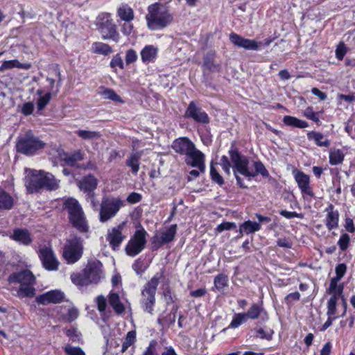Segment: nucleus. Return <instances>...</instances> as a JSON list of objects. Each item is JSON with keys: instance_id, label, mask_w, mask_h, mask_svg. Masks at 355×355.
Here are the masks:
<instances>
[{"instance_id": "nucleus-55", "label": "nucleus", "mask_w": 355, "mask_h": 355, "mask_svg": "<svg viewBox=\"0 0 355 355\" xmlns=\"http://www.w3.org/2000/svg\"><path fill=\"white\" fill-rule=\"evenodd\" d=\"M236 227L234 222H224L218 225L216 229V232H222L224 230H229Z\"/></svg>"}, {"instance_id": "nucleus-5", "label": "nucleus", "mask_w": 355, "mask_h": 355, "mask_svg": "<svg viewBox=\"0 0 355 355\" xmlns=\"http://www.w3.org/2000/svg\"><path fill=\"white\" fill-rule=\"evenodd\" d=\"M96 26L103 39L112 40L116 42L119 41L120 35L111 14L107 12L100 14L96 19Z\"/></svg>"}, {"instance_id": "nucleus-50", "label": "nucleus", "mask_w": 355, "mask_h": 355, "mask_svg": "<svg viewBox=\"0 0 355 355\" xmlns=\"http://www.w3.org/2000/svg\"><path fill=\"white\" fill-rule=\"evenodd\" d=\"M101 95L103 96L105 99H110L114 101H120V96L116 94V92L111 89H104Z\"/></svg>"}, {"instance_id": "nucleus-33", "label": "nucleus", "mask_w": 355, "mask_h": 355, "mask_svg": "<svg viewBox=\"0 0 355 355\" xmlns=\"http://www.w3.org/2000/svg\"><path fill=\"white\" fill-rule=\"evenodd\" d=\"M141 157V153H132L126 160V165L131 168L132 172L134 174H137L139 170V160Z\"/></svg>"}, {"instance_id": "nucleus-8", "label": "nucleus", "mask_w": 355, "mask_h": 355, "mask_svg": "<svg viewBox=\"0 0 355 355\" xmlns=\"http://www.w3.org/2000/svg\"><path fill=\"white\" fill-rule=\"evenodd\" d=\"M123 206V201L119 198H103L100 207L99 220L105 223L114 217Z\"/></svg>"}, {"instance_id": "nucleus-4", "label": "nucleus", "mask_w": 355, "mask_h": 355, "mask_svg": "<svg viewBox=\"0 0 355 355\" xmlns=\"http://www.w3.org/2000/svg\"><path fill=\"white\" fill-rule=\"evenodd\" d=\"M162 276V274L156 273L150 280L145 284L141 292V307L150 315L153 313V307L155 304V293Z\"/></svg>"}, {"instance_id": "nucleus-43", "label": "nucleus", "mask_w": 355, "mask_h": 355, "mask_svg": "<svg viewBox=\"0 0 355 355\" xmlns=\"http://www.w3.org/2000/svg\"><path fill=\"white\" fill-rule=\"evenodd\" d=\"M71 280L73 284L78 286H87L89 284L83 271V274H72L71 275Z\"/></svg>"}, {"instance_id": "nucleus-51", "label": "nucleus", "mask_w": 355, "mask_h": 355, "mask_svg": "<svg viewBox=\"0 0 355 355\" xmlns=\"http://www.w3.org/2000/svg\"><path fill=\"white\" fill-rule=\"evenodd\" d=\"M210 175L211 178V180L217 183L219 185H222L224 183V180L223 177L218 173L217 170L214 168V166L211 164L210 167Z\"/></svg>"}, {"instance_id": "nucleus-41", "label": "nucleus", "mask_w": 355, "mask_h": 355, "mask_svg": "<svg viewBox=\"0 0 355 355\" xmlns=\"http://www.w3.org/2000/svg\"><path fill=\"white\" fill-rule=\"evenodd\" d=\"M253 166L254 168V171H250V173L253 175L251 176V178L255 177L258 174L261 175L263 177H269V173L268 170L266 168L265 166L261 161L254 162Z\"/></svg>"}, {"instance_id": "nucleus-2", "label": "nucleus", "mask_w": 355, "mask_h": 355, "mask_svg": "<svg viewBox=\"0 0 355 355\" xmlns=\"http://www.w3.org/2000/svg\"><path fill=\"white\" fill-rule=\"evenodd\" d=\"M62 201V208L67 211L69 221L73 227L80 232H87L89 225L79 202L73 197L64 198Z\"/></svg>"}, {"instance_id": "nucleus-24", "label": "nucleus", "mask_w": 355, "mask_h": 355, "mask_svg": "<svg viewBox=\"0 0 355 355\" xmlns=\"http://www.w3.org/2000/svg\"><path fill=\"white\" fill-rule=\"evenodd\" d=\"M157 52L158 49L155 46H145L140 53L142 62L144 63L153 62L157 55Z\"/></svg>"}, {"instance_id": "nucleus-11", "label": "nucleus", "mask_w": 355, "mask_h": 355, "mask_svg": "<svg viewBox=\"0 0 355 355\" xmlns=\"http://www.w3.org/2000/svg\"><path fill=\"white\" fill-rule=\"evenodd\" d=\"M43 267L49 271L58 268L59 261L50 245H40L37 251Z\"/></svg>"}, {"instance_id": "nucleus-52", "label": "nucleus", "mask_w": 355, "mask_h": 355, "mask_svg": "<svg viewBox=\"0 0 355 355\" xmlns=\"http://www.w3.org/2000/svg\"><path fill=\"white\" fill-rule=\"evenodd\" d=\"M97 309L100 313H103L107 306V300L103 295H98L96 298Z\"/></svg>"}, {"instance_id": "nucleus-37", "label": "nucleus", "mask_w": 355, "mask_h": 355, "mask_svg": "<svg viewBox=\"0 0 355 355\" xmlns=\"http://www.w3.org/2000/svg\"><path fill=\"white\" fill-rule=\"evenodd\" d=\"M92 48V51L96 54L107 55L112 52V49L110 45L103 42H94Z\"/></svg>"}, {"instance_id": "nucleus-58", "label": "nucleus", "mask_w": 355, "mask_h": 355, "mask_svg": "<svg viewBox=\"0 0 355 355\" xmlns=\"http://www.w3.org/2000/svg\"><path fill=\"white\" fill-rule=\"evenodd\" d=\"M137 60V54L134 49H129L127 51L125 54V62L126 64H130L135 62Z\"/></svg>"}, {"instance_id": "nucleus-48", "label": "nucleus", "mask_w": 355, "mask_h": 355, "mask_svg": "<svg viewBox=\"0 0 355 355\" xmlns=\"http://www.w3.org/2000/svg\"><path fill=\"white\" fill-rule=\"evenodd\" d=\"M350 242V237L347 233H344L341 234L340 239L338 241V245L339 248L342 251H345L348 247Z\"/></svg>"}, {"instance_id": "nucleus-34", "label": "nucleus", "mask_w": 355, "mask_h": 355, "mask_svg": "<svg viewBox=\"0 0 355 355\" xmlns=\"http://www.w3.org/2000/svg\"><path fill=\"white\" fill-rule=\"evenodd\" d=\"M31 67L30 64H22L17 60H6L0 66V71H3L12 68L26 69H28Z\"/></svg>"}, {"instance_id": "nucleus-47", "label": "nucleus", "mask_w": 355, "mask_h": 355, "mask_svg": "<svg viewBox=\"0 0 355 355\" xmlns=\"http://www.w3.org/2000/svg\"><path fill=\"white\" fill-rule=\"evenodd\" d=\"M339 297L331 296L327 302V312L328 316H331L336 314V304Z\"/></svg>"}, {"instance_id": "nucleus-6", "label": "nucleus", "mask_w": 355, "mask_h": 355, "mask_svg": "<svg viewBox=\"0 0 355 355\" xmlns=\"http://www.w3.org/2000/svg\"><path fill=\"white\" fill-rule=\"evenodd\" d=\"M45 143L31 132L20 138L16 145L17 150L24 155L31 156L44 148Z\"/></svg>"}, {"instance_id": "nucleus-57", "label": "nucleus", "mask_w": 355, "mask_h": 355, "mask_svg": "<svg viewBox=\"0 0 355 355\" xmlns=\"http://www.w3.org/2000/svg\"><path fill=\"white\" fill-rule=\"evenodd\" d=\"M346 270L347 266L345 263H340L337 265L335 268L336 276L334 278L340 280L345 275Z\"/></svg>"}, {"instance_id": "nucleus-39", "label": "nucleus", "mask_w": 355, "mask_h": 355, "mask_svg": "<svg viewBox=\"0 0 355 355\" xmlns=\"http://www.w3.org/2000/svg\"><path fill=\"white\" fill-rule=\"evenodd\" d=\"M76 134L84 140H92L98 139L101 136L99 132L85 130H78L76 132Z\"/></svg>"}, {"instance_id": "nucleus-62", "label": "nucleus", "mask_w": 355, "mask_h": 355, "mask_svg": "<svg viewBox=\"0 0 355 355\" xmlns=\"http://www.w3.org/2000/svg\"><path fill=\"white\" fill-rule=\"evenodd\" d=\"M133 30V25L131 21H124L121 26V31L125 35H130Z\"/></svg>"}, {"instance_id": "nucleus-31", "label": "nucleus", "mask_w": 355, "mask_h": 355, "mask_svg": "<svg viewBox=\"0 0 355 355\" xmlns=\"http://www.w3.org/2000/svg\"><path fill=\"white\" fill-rule=\"evenodd\" d=\"M108 300L110 306L117 314H121L124 311L125 307L121 302L117 293H110L108 296Z\"/></svg>"}, {"instance_id": "nucleus-28", "label": "nucleus", "mask_w": 355, "mask_h": 355, "mask_svg": "<svg viewBox=\"0 0 355 355\" xmlns=\"http://www.w3.org/2000/svg\"><path fill=\"white\" fill-rule=\"evenodd\" d=\"M116 15L123 21H132L135 17L133 10L127 4H122L118 8Z\"/></svg>"}, {"instance_id": "nucleus-60", "label": "nucleus", "mask_w": 355, "mask_h": 355, "mask_svg": "<svg viewBox=\"0 0 355 355\" xmlns=\"http://www.w3.org/2000/svg\"><path fill=\"white\" fill-rule=\"evenodd\" d=\"M78 316V311L75 307H71L68 309L67 314L66 315V320L68 322H71L75 320Z\"/></svg>"}, {"instance_id": "nucleus-9", "label": "nucleus", "mask_w": 355, "mask_h": 355, "mask_svg": "<svg viewBox=\"0 0 355 355\" xmlns=\"http://www.w3.org/2000/svg\"><path fill=\"white\" fill-rule=\"evenodd\" d=\"M229 155L230 157L231 162L232 163V168L234 174L239 173L248 180H251V176L253 175L250 173L249 170V159L241 154L236 148H231L229 150Z\"/></svg>"}, {"instance_id": "nucleus-27", "label": "nucleus", "mask_w": 355, "mask_h": 355, "mask_svg": "<svg viewBox=\"0 0 355 355\" xmlns=\"http://www.w3.org/2000/svg\"><path fill=\"white\" fill-rule=\"evenodd\" d=\"M14 205L12 196L0 188V211L10 210Z\"/></svg>"}, {"instance_id": "nucleus-3", "label": "nucleus", "mask_w": 355, "mask_h": 355, "mask_svg": "<svg viewBox=\"0 0 355 355\" xmlns=\"http://www.w3.org/2000/svg\"><path fill=\"white\" fill-rule=\"evenodd\" d=\"M146 19L150 30H157L168 26L173 21V16L163 5L154 3L148 6Z\"/></svg>"}, {"instance_id": "nucleus-56", "label": "nucleus", "mask_w": 355, "mask_h": 355, "mask_svg": "<svg viewBox=\"0 0 355 355\" xmlns=\"http://www.w3.org/2000/svg\"><path fill=\"white\" fill-rule=\"evenodd\" d=\"M279 214L288 219L293 218H298L302 219L304 218V215L302 214L297 213L295 211H288L286 210L280 211Z\"/></svg>"}, {"instance_id": "nucleus-20", "label": "nucleus", "mask_w": 355, "mask_h": 355, "mask_svg": "<svg viewBox=\"0 0 355 355\" xmlns=\"http://www.w3.org/2000/svg\"><path fill=\"white\" fill-rule=\"evenodd\" d=\"M230 40L232 44L239 47H242L247 50H258L259 44L252 40L245 39L241 35L232 33L230 35Z\"/></svg>"}, {"instance_id": "nucleus-63", "label": "nucleus", "mask_w": 355, "mask_h": 355, "mask_svg": "<svg viewBox=\"0 0 355 355\" xmlns=\"http://www.w3.org/2000/svg\"><path fill=\"white\" fill-rule=\"evenodd\" d=\"M157 342L155 340H151L149 345L146 348L141 355H155V347Z\"/></svg>"}, {"instance_id": "nucleus-30", "label": "nucleus", "mask_w": 355, "mask_h": 355, "mask_svg": "<svg viewBox=\"0 0 355 355\" xmlns=\"http://www.w3.org/2000/svg\"><path fill=\"white\" fill-rule=\"evenodd\" d=\"M307 138L309 140H313L315 144L320 147H329L330 146V141L325 139L321 132H309L307 133Z\"/></svg>"}, {"instance_id": "nucleus-22", "label": "nucleus", "mask_w": 355, "mask_h": 355, "mask_svg": "<svg viewBox=\"0 0 355 355\" xmlns=\"http://www.w3.org/2000/svg\"><path fill=\"white\" fill-rule=\"evenodd\" d=\"M176 232L177 225H171L168 228L162 232L159 236H155L154 243L157 244V247H159L164 243L172 241L176 234Z\"/></svg>"}, {"instance_id": "nucleus-13", "label": "nucleus", "mask_w": 355, "mask_h": 355, "mask_svg": "<svg viewBox=\"0 0 355 355\" xmlns=\"http://www.w3.org/2000/svg\"><path fill=\"white\" fill-rule=\"evenodd\" d=\"M184 116L187 119H191L195 122L208 124L210 119L208 114L193 101H191L185 110Z\"/></svg>"}, {"instance_id": "nucleus-19", "label": "nucleus", "mask_w": 355, "mask_h": 355, "mask_svg": "<svg viewBox=\"0 0 355 355\" xmlns=\"http://www.w3.org/2000/svg\"><path fill=\"white\" fill-rule=\"evenodd\" d=\"M8 281L10 284L17 283L20 286L23 284H34L35 277L28 270H24L20 272L12 273L8 278Z\"/></svg>"}, {"instance_id": "nucleus-38", "label": "nucleus", "mask_w": 355, "mask_h": 355, "mask_svg": "<svg viewBox=\"0 0 355 355\" xmlns=\"http://www.w3.org/2000/svg\"><path fill=\"white\" fill-rule=\"evenodd\" d=\"M339 281V279L335 278H332L331 279L328 292L332 295L331 296H336L337 297L342 296L343 286L341 284H338Z\"/></svg>"}, {"instance_id": "nucleus-36", "label": "nucleus", "mask_w": 355, "mask_h": 355, "mask_svg": "<svg viewBox=\"0 0 355 355\" xmlns=\"http://www.w3.org/2000/svg\"><path fill=\"white\" fill-rule=\"evenodd\" d=\"M214 284L218 292H223L224 288L228 286L227 275L223 273L216 275L214 279Z\"/></svg>"}, {"instance_id": "nucleus-23", "label": "nucleus", "mask_w": 355, "mask_h": 355, "mask_svg": "<svg viewBox=\"0 0 355 355\" xmlns=\"http://www.w3.org/2000/svg\"><path fill=\"white\" fill-rule=\"evenodd\" d=\"M11 238L15 241L24 245H28L32 242V239L29 232L24 229L14 230Z\"/></svg>"}, {"instance_id": "nucleus-29", "label": "nucleus", "mask_w": 355, "mask_h": 355, "mask_svg": "<svg viewBox=\"0 0 355 355\" xmlns=\"http://www.w3.org/2000/svg\"><path fill=\"white\" fill-rule=\"evenodd\" d=\"M260 230L261 225L259 223L247 220L241 224L239 232L241 233V236H243L244 233L249 234L255 232H258Z\"/></svg>"}, {"instance_id": "nucleus-16", "label": "nucleus", "mask_w": 355, "mask_h": 355, "mask_svg": "<svg viewBox=\"0 0 355 355\" xmlns=\"http://www.w3.org/2000/svg\"><path fill=\"white\" fill-rule=\"evenodd\" d=\"M83 272L89 284H97L102 277V263L98 260L89 261Z\"/></svg>"}, {"instance_id": "nucleus-53", "label": "nucleus", "mask_w": 355, "mask_h": 355, "mask_svg": "<svg viewBox=\"0 0 355 355\" xmlns=\"http://www.w3.org/2000/svg\"><path fill=\"white\" fill-rule=\"evenodd\" d=\"M220 164L224 172L228 175H230L231 163L227 156L223 155L221 157Z\"/></svg>"}, {"instance_id": "nucleus-40", "label": "nucleus", "mask_w": 355, "mask_h": 355, "mask_svg": "<svg viewBox=\"0 0 355 355\" xmlns=\"http://www.w3.org/2000/svg\"><path fill=\"white\" fill-rule=\"evenodd\" d=\"M34 284H23L19 286L17 291L18 296L20 297H33L35 295Z\"/></svg>"}, {"instance_id": "nucleus-7", "label": "nucleus", "mask_w": 355, "mask_h": 355, "mask_svg": "<svg viewBox=\"0 0 355 355\" xmlns=\"http://www.w3.org/2000/svg\"><path fill=\"white\" fill-rule=\"evenodd\" d=\"M83 240L77 236L68 239L63 248L62 257L68 264H73L83 254Z\"/></svg>"}, {"instance_id": "nucleus-44", "label": "nucleus", "mask_w": 355, "mask_h": 355, "mask_svg": "<svg viewBox=\"0 0 355 355\" xmlns=\"http://www.w3.org/2000/svg\"><path fill=\"white\" fill-rule=\"evenodd\" d=\"M64 159L67 165L74 166L77 162L83 159V154L80 150H78L72 155L66 156Z\"/></svg>"}, {"instance_id": "nucleus-12", "label": "nucleus", "mask_w": 355, "mask_h": 355, "mask_svg": "<svg viewBox=\"0 0 355 355\" xmlns=\"http://www.w3.org/2000/svg\"><path fill=\"white\" fill-rule=\"evenodd\" d=\"M98 185L97 179L92 174L84 176L77 182V186L81 191L87 193V198L89 199L93 207H96L94 191Z\"/></svg>"}, {"instance_id": "nucleus-14", "label": "nucleus", "mask_w": 355, "mask_h": 355, "mask_svg": "<svg viewBox=\"0 0 355 355\" xmlns=\"http://www.w3.org/2000/svg\"><path fill=\"white\" fill-rule=\"evenodd\" d=\"M125 224V222H123L107 231L106 239L114 250H118L123 241L126 238V235L123 234Z\"/></svg>"}, {"instance_id": "nucleus-59", "label": "nucleus", "mask_w": 355, "mask_h": 355, "mask_svg": "<svg viewBox=\"0 0 355 355\" xmlns=\"http://www.w3.org/2000/svg\"><path fill=\"white\" fill-rule=\"evenodd\" d=\"M142 199V196L136 192L130 193L127 197V201L130 204H135L140 202Z\"/></svg>"}, {"instance_id": "nucleus-25", "label": "nucleus", "mask_w": 355, "mask_h": 355, "mask_svg": "<svg viewBox=\"0 0 355 355\" xmlns=\"http://www.w3.org/2000/svg\"><path fill=\"white\" fill-rule=\"evenodd\" d=\"M42 183L43 188L49 191H54L59 188L60 180L55 179L53 174L43 171Z\"/></svg>"}, {"instance_id": "nucleus-54", "label": "nucleus", "mask_w": 355, "mask_h": 355, "mask_svg": "<svg viewBox=\"0 0 355 355\" xmlns=\"http://www.w3.org/2000/svg\"><path fill=\"white\" fill-rule=\"evenodd\" d=\"M34 110V104L32 102H26L24 103L21 107V112L24 116L31 115Z\"/></svg>"}, {"instance_id": "nucleus-64", "label": "nucleus", "mask_w": 355, "mask_h": 355, "mask_svg": "<svg viewBox=\"0 0 355 355\" xmlns=\"http://www.w3.org/2000/svg\"><path fill=\"white\" fill-rule=\"evenodd\" d=\"M204 67L209 69V70H211V71H215V70H218V68H219V66L218 64H216L214 61L208 58V57H206L205 58V61H204Z\"/></svg>"}, {"instance_id": "nucleus-15", "label": "nucleus", "mask_w": 355, "mask_h": 355, "mask_svg": "<svg viewBox=\"0 0 355 355\" xmlns=\"http://www.w3.org/2000/svg\"><path fill=\"white\" fill-rule=\"evenodd\" d=\"M43 171L28 170L25 178V186L29 193L43 188Z\"/></svg>"}, {"instance_id": "nucleus-61", "label": "nucleus", "mask_w": 355, "mask_h": 355, "mask_svg": "<svg viewBox=\"0 0 355 355\" xmlns=\"http://www.w3.org/2000/svg\"><path fill=\"white\" fill-rule=\"evenodd\" d=\"M300 298V294L299 292H294V293H289L288 295H287L285 298H284V302L285 303H286L287 304H292L293 302H295V301H298Z\"/></svg>"}, {"instance_id": "nucleus-45", "label": "nucleus", "mask_w": 355, "mask_h": 355, "mask_svg": "<svg viewBox=\"0 0 355 355\" xmlns=\"http://www.w3.org/2000/svg\"><path fill=\"white\" fill-rule=\"evenodd\" d=\"M247 320L245 313H236L234 315L229 327L234 329L237 328Z\"/></svg>"}, {"instance_id": "nucleus-21", "label": "nucleus", "mask_w": 355, "mask_h": 355, "mask_svg": "<svg viewBox=\"0 0 355 355\" xmlns=\"http://www.w3.org/2000/svg\"><path fill=\"white\" fill-rule=\"evenodd\" d=\"M326 212L325 225L329 231L338 227L339 212L335 209L334 206L330 204L325 208Z\"/></svg>"}, {"instance_id": "nucleus-1", "label": "nucleus", "mask_w": 355, "mask_h": 355, "mask_svg": "<svg viewBox=\"0 0 355 355\" xmlns=\"http://www.w3.org/2000/svg\"><path fill=\"white\" fill-rule=\"evenodd\" d=\"M171 148L175 153L185 155V162L196 167L204 173L205 171V156L202 152L196 148L193 142L188 137H180L173 141Z\"/></svg>"}, {"instance_id": "nucleus-32", "label": "nucleus", "mask_w": 355, "mask_h": 355, "mask_svg": "<svg viewBox=\"0 0 355 355\" xmlns=\"http://www.w3.org/2000/svg\"><path fill=\"white\" fill-rule=\"evenodd\" d=\"M345 158V154L340 149L331 148L329 150V164L332 166L343 164Z\"/></svg>"}, {"instance_id": "nucleus-35", "label": "nucleus", "mask_w": 355, "mask_h": 355, "mask_svg": "<svg viewBox=\"0 0 355 355\" xmlns=\"http://www.w3.org/2000/svg\"><path fill=\"white\" fill-rule=\"evenodd\" d=\"M283 122L286 125L299 128H305L309 126L308 123L306 121L298 119L296 117L291 116H284Z\"/></svg>"}, {"instance_id": "nucleus-17", "label": "nucleus", "mask_w": 355, "mask_h": 355, "mask_svg": "<svg viewBox=\"0 0 355 355\" xmlns=\"http://www.w3.org/2000/svg\"><path fill=\"white\" fill-rule=\"evenodd\" d=\"M293 175L303 196L304 197L306 195L310 197H313L314 193L310 187L309 176L300 171H294Z\"/></svg>"}, {"instance_id": "nucleus-46", "label": "nucleus", "mask_w": 355, "mask_h": 355, "mask_svg": "<svg viewBox=\"0 0 355 355\" xmlns=\"http://www.w3.org/2000/svg\"><path fill=\"white\" fill-rule=\"evenodd\" d=\"M51 98V92H47L43 96H41L37 102V107L39 111L42 110L46 105L49 103Z\"/></svg>"}, {"instance_id": "nucleus-26", "label": "nucleus", "mask_w": 355, "mask_h": 355, "mask_svg": "<svg viewBox=\"0 0 355 355\" xmlns=\"http://www.w3.org/2000/svg\"><path fill=\"white\" fill-rule=\"evenodd\" d=\"M247 319L256 320L259 318L261 315L266 316L268 318V314L264 310L261 304H253L250 309L245 313Z\"/></svg>"}, {"instance_id": "nucleus-18", "label": "nucleus", "mask_w": 355, "mask_h": 355, "mask_svg": "<svg viewBox=\"0 0 355 355\" xmlns=\"http://www.w3.org/2000/svg\"><path fill=\"white\" fill-rule=\"evenodd\" d=\"M64 299V294L59 290H53L36 297V302L38 304L46 305L50 303L58 304L62 302Z\"/></svg>"}, {"instance_id": "nucleus-42", "label": "nucleus", "mask_w": 355, "mask_h": 355, "mask_svg": "<svg viewBox=\"0 0 355 355\" xmlns=\"http://www.w3.org/2000/svg\"><path fill=\"white\" fill-rule=\"evenodd\" d=\"M136 341V332L135 331H130L128 332L125 340L122 344L121 352H125L127 349L135 343Z\"/></svg>"}, {"instance_id": "nucleus-49", "label": "nucleus", "mask_w": 355, "mask_h": 355, "mask_svg": "<svg viewBox=\"0 0 355 355\" xmlns=\"http://www.w3.org/2000/svg\"><path fill=\"white\" fill-rule=\"evenodd\" d=\"M64 350L67 355H85V352L79 347H73L71 345H67Z\"/></svg>"}, {"instance_id": "nucleus-10", "label": "nucleus", "mask_w": 355, "mask_h": 355, "mask_svg": "<svg viewBox=\"0 0 355 355\" xmlns=\"http://www.w3.org/2000/svg\"><path fill=\"white\" fill-rule=\"evenodd\" d=\"M147 232L144 229L137 230L128 242L125 251L130 257H135L145 248Z\"/></svg>"}]
</instances>
